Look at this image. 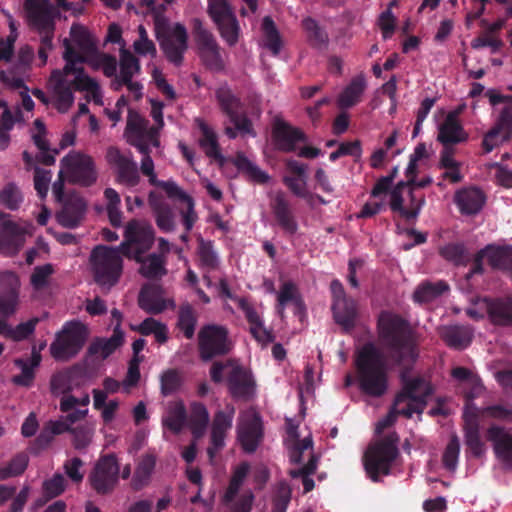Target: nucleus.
Segmentation results:
<instances>
[{"instance_id": "nucleus-7", "label": "nucleus", "mask_w": 512, "mask_h": 512, "mask_svg": "<svg viewBox=\"0 0 512 512\" xmlns=\"http://www.w3.org/2000/svg\"><path fill=\"white\" fill-rule=\"evenodd\" d=\"M398 437L391 434L387 439L372 443L364 454V468L368 477L378 481L381 476L388 475L398 455Z\"/></svg>"}, {"instance_id": "nucleus-18", "label": "nucleus", "mask_w": 512, "mask_h": 512, "mask_svg": "<svg viewBox=\"0 0 512 512\" xmlns=\"http://www.w3.org/2000/svg\"><path fill=\"white\" fill-rule=\"evenodd\" d=\"M208 14L217 25L223 40L230 46L235 45L240 27L228 0H208Z\"/></svg>"}, {"instance_id": "nucleus-49", "label": "nucleus", "mask_w": 512, "mask_h": 512, "mask_svg": "<svg viewBox=\"0 0 512 512\" xmlns=\"http://www.w3.org/2000/svg\"><path fill=\"white\" fill-rule=\"evenodd\" d=\"M261 29V45L271 51L273 55H278L282 47V41L271 17L266 16L263 18Z\"/></svg>"}, {"instance_id": "nucleus-47", "label": "nucleus", "mask_w": 512, "mask_h": 512, "mask_svg": "<svg viewBox=\"0 0 512 512\" xmlns=\"http://www.w3.org/2000/svg\"><path fill=\"white\" fill-rule=\"evenodd\" d=\"M209 423V413L204 404L193 402L190 405L188 424L195 438H200Z\"/></svg>"}, {"instance_id": "nucleus-62", "label": "nucleus", "mask_w": 512, "mask_h": 512, "mask_svg": "<svg viewBox=\"0 0 512 512\" xmlns=\"http://www.w3.org/2000/svg\"><path fill=\"white\" fill-rule=\"evenodd\" d=\"M487 172L493 181L504 188L512 187V170L498 162L486 165Z\"/></svg>"}, {"instance_id": "nucleus-63", "label": "nucleus", "mask_w": 512, "mask_h": 512, "mask_svg": "<svg viewBox=\"0 0 512 512\" xmlns=\"http://www.w3.org/2000/svg\"><path fill=\"white\" fill-rule=\"evenodd\" d=\"M22 201L23 195L14 183H8L0 191V203L10 210H17Z\"/></svg>"}, {"instance_id": "nucleus-25", "label": "nucleus", "mask_w": 512, "mask_h": 512, "mask_svg": "<svg viewBox=\"0 0 512 512\" xmlns=\"http://www.w3.org/2000/svg\"><path fill=\"white\" fill-rule=\"evenodd\" d=\"M464 419V443L467 449L475 457H482L486 454L487 447L480 436L478 408L468 402L463 412Z\"/></svg>"}, {"instance_id": "nucleus-17", "label": "nucleus", "mask_w": 512, "mask_h": 512, "mask_svg": "<svg viewBox=\"0 0 512 512\" xmlns=\"http://www.w3.org/2000/svg\"><path fill=\"white\" fill-rule=\"evenodd\" d=\"M264 437V425L260 413L254 408L243 410L238 417L237 438L246 453L256 451Z\"/></svg>"}, {"instance_id": "nucleus-4", "label": "nucleus", "mask_w": 512, "mask_h": 512, "mask_svg": "<svg viewBox=\"0 0 512 512\" xmlns=\"http://www.w3.org/2000/svg\"><path fill=\"white\" fill-rule=\"evenodd\" d=\"M355 366L360 389L374 397L382 396L388 388L387 367L383 353L367 343L356 354Z\"/></svg>"}, {"instance_id": "nucleus-26", "label": "nucleus", "mask_w": 512, "mask_h": 512, "mask_svg": "<svg viewBox=\"0 0 512 512\" xmlns=\"http://www.w3.org/2000/svg\"><path fill=\"white\" fill-rule=\"evenodd\" d=\"M487 262L496 269L508 270L512 274V247L487 246L478 252L474 259L472 269L467 273L469 279L472 275L482 272V261Z\"/></svg>"}, {"instance_id": "nucleus-57", "label": "nucleus", "mask_w": 512, "mask_h": 512, "mask_svg": "<svg viewBox=\"0 0 512 512\" xmlns=\"http://www.w3.org/2000/svg\"><path fill=\"white\" fill-rule=\"evenodd\" d=\"M452 376L461 382L471 386V391L467 393L469 399H473L480 394L483 387L480 379L469 369L464 367H456L452 370Z\"/></svg>"}, {"instance_id": "nucleus-44", "label": "nucleus", "mask_w": 512, "mask_h": 512, "mask_svg": "<svg viewBox=\"0 0 512 512\" xmlns=\"http://www.w3.org/2000/svg\"><path fill=\"white\" fill-rule=\"evenodd\" d=\"M156 466V456L153 454L143 455L137 463L131 485L134 489L140 490L147 486L151 479Z\"/></svg>"}, {"instance_id": "nucleus-22", "label": "nucleus", "mask_w": 512, "mask_h": 512, "mask_svg": "<svg viewBox=\"0 0 512 512\" xmlns=\"http://www.w3.org/2000/svg\"><path fill=\"white\" fill-rule=\"evenodd\" d=\"M106 160L117 171V182L127 187H134L140 182V175L136 162L131 153H123L116 147H109Z\"/></svg>"}, {"instance_id": "nucleus-55", "label": "nucleus", "mask_w": 512, "mask_h": 512, "mask_svg": "<svg viewBox=\"0 0 512 512\" xmlns=\"http://www.w3.org/2000/svg\"><path fill=\"white\" fill-rule=\"evenodd\" d=\"M512 123L502 121V113L500 114V122L492 128L483 139V148L486 153L491 152L495 147L506 139L507 129Z\"/></svg>"}, {"instance_id": "nucleus-32", "label": "nucleus", "mask_w": 512, "mask_h": 512, "mask_svg": "<svg viewBox=\"0 0 512 512\" xmlns=\"http://www.w3.org/2000/svg\"><path fill=\"white\" fill-rule=\"evenodd\" d=\"M272 134L278 149L285 152L294 151L298 143L306 142V136L301 130L280 118L275 119Z\"/></svg>"}, {"instance_id": "nucleus-6", "label": "nucleus", "mask_w": 512, "mask_h": 512, "mask_svg": "<svg viewBox=\"0 0 512 512\" xmlns=\"http://www.w3.org/2000/svg\"><path fill=\"white\" fill-rule=\"evenodd\" d=\"M121 253V244L115 248L100 245L91 252L90 264L94 279L102 288L110 289L119 281L123 270Z\"/></svg>"}, {"instance_id": "nucleus-58", "label": "nucleus", "mask_w": 512, "mask_h": 512, "mask_svg": "<svg viewBox=\"0 0 512 512\" xmlns=\"http://www.w3.org/2000/svg\"><path fill=\"white\" fill-rule=\"evenodd\" d=\"M133 329L137 330L143 335L153 334L159 343H165L168 338L167 327L154 318L145 319L138 326L133 327Z\"/></svg>"}, {"instance_id": "nucleus-10", "label": "nucleus", "mask_w": 512, "mask_h": 512, "mask_svg": "<svg viewBox=\"0 0 512 512\" xmlns=\"http://www.w3.org/2000/svg\"><path fill=\"white\" fill-rule=\"evenodd\" d=\"M140 169L143 175L148 177V181L151 185L162 188L170 199L179 200L185 204V208L181 210V215L186 231L189 232L197 220L192 197L180 188L175 181L158 180L154 169V162L151 157L141 159Z\"/></svg>"}, {"instance_id": "nucleus-31", "label": "nucleus", "mask_w": 512, "mask_h": 512, "mask_svg": "<svg viewBox=\"0 0 512 512\" xmlns=\"http://www.w3.org/2000/svg\"><path fill=\"white\" fill-rule=\"evenodd\" d=\"M236 304L250 324V332L254 338L262 344L270 343L273 337L271 332L264 326L261 311L247 298H237Z\"/></svg>"}, {"instance_id": "nucleus-15", "label": "nucleus", "mask_w": 512, "mask_h": 512, "mask_svg": "<svg viewBox=\"0 0 512 512\" xmlns=\"http://www.w3.org/2000/svg\"><path fill=\"white\" fill-rule=\"evenodd\" d=\"M72 87L76 89L74 71H66L65 66L62 70L52 71L47 88L51 95V103L58 112L66 113L74 104L75 97Z\"/></svg>"}, {"instance_id": "nucleus-45", "label": "nucleus", "mask_w": 512, "mask_h": 512, "mask_svg": "<svg viewBox=\"0 0 512 512\" xmlns=\"http://www.w3.org/2000/svg\"><path fill=\"white\" fill-rule=\"evenodd\" d=\"M440 334L449 346L456 349L466 348L472 339V331L467 326H444Z\"/></svg>"}, {"instance_id": "nucleus-54", "label": "nucleus", "mask_w": 512, "mask_h": 512, "mask_svg": "<svg viewBox=\"0 0 512 512\" xmlns=\"http://www.w3.org/2000/svg\"><path fill=\"white\" fill-rule=\"evenodd\" d=\"M7 16L10 33L6 38L0 39V61L9 62L14 54V44L18 38V29L13 16L4 12Z\"/></svg>"}, {"instance_id": "nucleus-34", "label": "nucleus", "mask_w": 512, "mask_h": 512, "mask_svg": "<svg viewBox=\"0 0 512 512\" xmlns=\"http://www.w3.org/2000/svg\"><path fill=\"white\" fill-rule=\"evenodd\" d=\"M42 356L40 350L36 347L32 348L29 358H16L14 365L20 370V373L14 375L11 379L12 383L17 386L31 387L34 383L36 370L40 366Z\"/></svg>"}, {"instance_id": "nucleus-64", "label": "nucleus", "mask_w": 512, "mask_h": 512, "mask_svg": "<svg viewBox=\"0 0 512 512\" xmlns=\"http://www.w3.org/2000/svg\"><path fill=\"white\" fill-rule=\"evenodd\" d=\"M39 322V318L34 317L25 322L19 323L15 327L8 326L7 338L13 341H23L32 335Z\"/></svg>"}, {"instance_id": "nucleus-46", "label": "nucleus", "mask_w": 512, "mask_h": 512, "mask_svg": "<svg viewBox=\"0 0 512 512\" xmlns=\"http://www.w3.org/2000/svg\"><path fill=\"white\" fill-rule=\"evenodd\" d=\"M123 340V331L118 328L114 329L113 335L110 338L99 339L93 342L89 347V353L97 356L101 360H104L122 345Z\"/></svg>"}, {"instance_id": "nucleus-12", "label": "nucleus", "mask_w": 512, "mask_h": 512, "mask_svg": "<svg viewBox=\"0 0 512 512\" xmlns=\"http://www.w3.org/2000/svg\"><path fill=\"white\" fill-rule=\"evenodd\" d=\"M24 11L27 24L36 30L42 41L50 44V34H54L55 20L59 16L57 6L49 0H26Z\"/></svg>"}, {"instance_id": "nucleus-60", "label": "nucleus", "mask_w": 512, "mask_h": 512, "mask_svg": "<svg viewBox=\"0 0 512 512\" xmlns=\"http://www.w3.org/2000/svg\"><path fill=\"white\" fill-rule=\"evenodd\" d=\"M28 463L27 454H17L5 467L0 468V481L21 475L26 470Z\"/></svg>"}, {"instance_id": "nucleus-16", "label": "nucleus", "mask_w": 512, "mask_h": 512, "mask_svg": "<svg viewBox=\"0 0 512 512\" xmlns=\"http://www.w3.org/2000/svg\"><path fill=\"white\" fill-rule=\"evenodd\" d=\"M198 348L199 355L204 361L228 353L231 341L227 328L216 324L203 326L198 333Z\"/></svg>"}, {"instance_id": "nucleus-1", "label": "nucleus", "mask_w": 512, "mask_h": 512, "mask_svg": "<svg viewBox=\"0 0 512 512\" xmlns=\"http://www.w3.org/2000/svg\"><path fill=\"white\" fill-rule=\"evenodd\" d=\"M379 337L392 352L396 363L403 367L400 377L402 390L396 396L394 405L387 416L376 424V434L394 424L397 415L412 417L414 413L421 414L431 396V384L421 377L411 378L408 368L418 359V338L409 324L398 315L382 312L378 318Z\"/></svg>"}, {"instance_id": "nucleus-2", "label": "nucleus", "mask_w": 512, "mask_h": 512, "mask_svg": "<svg viewBox=\"0 0 512 512\" xmlns=\"http://www.w3.org/2000/svg\"><path fill=\"white\" fill-rule=\"evenodd\" d=\"M63 59L65 70L75 72V88L85 93L88 101L103 105L102 89L95 78L90 77L83 69L87 63L94 70L101 69L105 76H117V61L112 55L97 51L96 42L90 32L82 25L73 24L69 38L64 39Z\"/></svg>"}, {"instance_id": "nucleus-13", "label": "nucleus", "mask_w": 512, "mask_h": 512, "mask_svg": "<svg viewBox=\"0 0 512 512\" xmlns=\"http://www.w3.org/2000/svg\"><path fill=\"white\" fill-rule=\"evenodd\" d=\"M32 234V223L13 221L0 211V253L3 256H16Z\"/></svg>"}, {"instance_id": "nucleus-37", "label": "nucleus", "mask_w": 512, "mask_h": 512, "mask_svg": "<svg viewBox=\"0 0 512 512\" xmlns=\"http://www.w3.org/2000/svg\"><path fill=\"white\" fill-rule=\"evenodd\" d=\"M467 138L468 135L455 112H449L444 121L438 125L437 140L444 145L461 143Z\"/></svg>"}, {"instance_id": "nucleus-40", "label": "nucleus", "mask_w": 512, "mask_h": 512, "mask_svg": "<svg viewBox=\"0 0 512 512\" xmlns=\"http://www.w3.org/2000/svg\"><path fill=\"white\" fill-rule=\"evenodd\" d=\"M149 204L153 210L157 227L165 233L175 229V219L171 207L155 192L149 194Z\"/></svg>"}, {"instance_id": "nucleus-56", "label": "nucleus", "mask_w": 512, "mask_h": 512, "mask_svg": "<svg viewBox=\"0 0 512 512\" xmlns=\"http://www.w3.org/2000/svg\"><path fill=\"white\" fill-rule=\"evenodd\" d=\"M54 273L52 264L36 266L30 276V284L35 292L42 291L49 287L51 276Z\"/></svg>"}, {"instance_id": "nucleus-33", "label": "nucleus", "mask_w": 512, "mask_h": 512, "mask_svg": "<svg viewBox=\"0 0 512 512\" xmlns=\"http://www.w3.org/2000/svg\"><path fill=\"white\" fill-rule=\"evenodd\" d=\"M196 44L201 58L205 64L214 70H220L223 62L219 52V46L213 35L205 29L196 31Z\"/></svg>"}, {"instance_id": "nucleus-41", "label": "nucleus", "mask_w": 512, "mask_h": 512, "mask_svg": "<svg viewBox=\"0 0 512 512\" xmlns=\"http://www.w3.org/2000/svg\"><path fill=\"white\" fill-rule=\"evenodd\" d=\"M366 87V79L362 74L354 77L339 93L337 97L338 107L341 109H349L357 105L361 101Z\"/></svg>"}, {"instance_id": "nucleus-8", "label": "nucleus", "mask_w": 512, "mask_h": 512, "mask_svg": "<svg viewBox=\"0 0 512 512\" xmlns=\"http://www.w3.org/2000/svg\"><path fill=\"white\" fill-rule=\"evenodd\" d=\"M59 176L69 183L90 187L97 182L98 171L92 156L72 150L60 160Z\"/></svg>"}, {"instance_id": "nucleus-20", "label": "nucleus", "mask_w": 512, "mask_h": 512, "mask_svg": "<svg viewBox=\"0 0 512 512\" xmlns=\"http://www.w3.org/2000/svg\"><path fill=\"white\" fill-rule=\"evenodd\" d=\"M389 195L391 209L407 219L417 217L424 204L423 195H416L409 183L404 181L399 182Z\"/></svg>"}, {"instance_id": "nucleus-39", "label": "nucleus", "mask_w": 512, "mask_h": 512, "mask_svg": "<svg viewBox=\"0 0 512 512\" xmlns=\"http://www.w3.org/2000/svg\"><path fill=\"white\" fill-rule=\"evenodd\" d=\"M484 193L475 187L459 190L455 194V203L460 212L466 215L477 214L485 203Z\"/></svg>"}, {"instance_id": "nucleus-48", "label": "nucleus", "mask_w": 512, "mask_h": 512, "mask_svg": "<svg viewBox=\"0 0 512 512\" xmlns=\"http://www.w3.org/2000/svg\"><path fill=\"white\" fill-rule=\"evenodd\" d=\"M186 422V410L182 402H171L162 418L163 425L174 433H179Z\"/></svg>"}, {"instance_id": "nucleus-29", "label": "nucleus", "mask_w": 512, "mask_h": 512, "mask_svg": "<svg viewBox=\"0 0 512 512\" xmlns=\"http://www.w3.org/2000/svg\"><path fill=\"white\" fill-rule=\"evenodd\" d=\"M487 439L492 443L494 453L506 469H512V431L498 425L487 430Z\"/></svg>"}, {"instance_id": "nucleus-19", "label": "nucleus", "mask_w": 512, "mask_h": 512, "mask_svg": "<svg viewBox=\"0 0 512 512\" xmlns=\"http://www.w3.org/2000/svg\"><path fill=\"white\" fill-rule=\"evenodd\" d=\"M216 98L222 111L228 116L230 122L236 125L243 136H256L251 121L242 112L240 99L232 93L228 86H220L216 91Z\"/></svg>"}, {"instance_id": "nucleus-35", "label": "nucleus", "mask_w": 512, "mask_h": 512, "mask_svg": "<svg viewBox=\"0 0 512 512\" xmlns=\"http://www.w3.org/2000/svg\"><path fill=\"white\" fill-rule=\"evenodd\" d=\"M393 175L381 177L371 191L369 200L358 214L359 218H367L376 215L385 209L386 197L393 181Z\"/></svg>"}, {"instance_id": "nucleus-36", "label": "nucleus", "mask_w": 512, "mask_h": 512, "mask_svg": "<svg viewBox=\"0 0 512 512\" xmlns=\"http://www.w3.org/2000/svg\"><path fill=\"white\" fill-rule=\"evenodd\" d=\"M86 208V202L81 196L71 194L64 202L61 212L58 213L57 220L63 227H77L83 219Z\"/></svg>"}, {"instance_id": "nucleus-30", "label": "nucleus", "mask_w": 512, "mask_h": 512, "mask_svg": "<svg viewBox=\"0 0 512 512\" xmlns=\"http://www.w3.org/2000/svg\"><path fill=\"white\" fill-rule=\"evenodd\" d=\"M195 124L200 131L198 144L205 155L215 160L220 167H225L229 160L221 152L216 131L201 118H196Z\"/></svg>"}, {"instance_id": "nucleus-38", "label": "nucleus", "mask_w": 512, "mask_h": 512, "mask_svg": "<svg viewBox=\"0 0 512 512\" xmlns=\"http://www.w3.org/2000/svg\"><path fill=\"white\" fill-rule=\"evenodd\" d=\"M140 62L133 53L126 48V43L119 49V73L117 74L113 87L119 90L123 82L133 80V77L140 73Z\"/></svg>"}, {"instance_id": "nucleus-3", "label": "nucleus", "mask_w": 512, "mask_h": 512, "mask_svg": "<svg viewBox=\"0 0 512 512\" xmlns=\"http://www.w3.org/2000/svg\"><path fill=\"white\" fill-rule=\"evenodd\" d=\"M155 239L152 225L145 220H131L127 223L124 241L121 243L123 254L140 263L139 272L146 278H157L166 274L165 258L150 254L143 258L153 245Z\"/></svg>"}, {"instance_id": "nucleus-43", "label": "nucleus", "mask_w": 512, "mask_h": 512, "mask_svg": "<svg viewBox=\"0 0 512 512\" xmlns=\"http://www.w3.org/2000/svg\"><path fill=\"white\" fill-rule=\"evenodd\" d=\"M483 309L489 310V318L495 324L512 325V300L492 301L483 298L480 302Z\"/></svg>"}, {"instance_id": "nucleus-59", "label": "nucleus", "mask_w": 512, "mask_h": 512, "mask_svg": "<svg viewBox=\"0 0 512 512\" xmlns=\"http://www.w3.org/2000/svg\"><path fill=\"white\" fill-rule=\"evenodd\" d=\"M133 50L140 57L154 58L157 49L152 40L149 39L148 33L143 25L138 26V39L133 42Z\"/></svg>"}, {"instance_id": "nucleus-61", "label": "nucleus", "mask_w": 512, "mask_h": 512, "mask_svg": "<svg viewBox=\"0 0 512 512\" xmlns=\"http://www.w3.org/2000/svg\"><path fill=\"white\" fill-rule=\"evenodd\" d=\"M73 372L65 370L54 374L50 381V389L53 395L67 394L73 390Z\"/></svg>"}, {"instance_id": "nucleus-42", "label": "nucleus", "mask_w": 512, "mask_h": 512, "mask_svg": "<svg viewBox=\"0 0 512 512\" xmlns=\"http://www.w3.org/2000/svg\"><path fill=\"white\" fill-rule=\"evenodd\" d=\"M139 306L148 313L158 314L167 308L162 289L155 285H146L139 294Z\"/></svg>"}, {"instance_id": "nucleus-53", "label": "nucleus", "mask_w": 512, "mask_h": 512, "mask_svg": "<svg viewBox=\"0 0 512 512\" xmlns=\"http://www.w3.org/2000/svg\"><path fill=\"white\" fill-rule=\"evenodd\" d=\"M197 255L200 266L206 271L209 272L218 268L219 257L211 241L200 238L197 247Z\"/></svg>"}, {"instance_id": "nucleus-9", "label": "nucleus", "mask_w": 512, "mask_h": 512, "mask_svg": "<svg viewBox=\"0 0 512 512\" xmlns=\"http://www.w3.org/2000/svg\"><path fill=\"white\" fill-rule=\"evenodd\" d=\"M88 328L78 320L66 322L50 345V354L57 361H68L83 348Z\"/></svg>"}, {"instance_id": "nucleus-23", "label": "nucleus", "mask_w": 512, "mask_h": 512, "mask_svg": "<svg viewBox=\"0 0 512 512\" xmlns=\"http://www.w3.org/2000/svg\"><path fill=\"white\" fill-rule=\"evenodd\" d=\"M119 464L114 454L101 457L96 463L89 480L98 493L111 491L118 481Z\"/></svg>"}, {"instance_id": "nucleus-11", "label": "nucleus", "mask_w": 512, "mask_h": 512, "mask_svg": "<svg viewBox=\"0 0 512 512\" xmlns=\"http://www.w3.org/2000/svg\"><path fill=\"white\" fill-rule=\"evenodd\" d=\"M160 132L150 125L138 112L129 110L124 138L128 144L135 147L145 159L150 157L151 147L160 146Z\"/></svg>"}, {"instance_id": "nucleus-50", "label": "nucleus", "mask_w": 512, "mask_h": 512, "mask_svg": "<svg viewBox=\"0 0 512 512\" xmlns=\"http://www.w3.org/2000/svg\"><path fill=\"white\" fill-rule=\"evenodd\" d=\"M449 290V286L444 281L424 282L420 284L413 294V298L419 303H428Z\"/></svg>"}, {"instance_id": "nucleus-21", "label": "nucleus", "mask_w": 512, "mask_h": 512, "mask_svg": "<svg viewBox=\"0 0 512 512\" xmlns=\"http://www.w3.org/2000/svg\"><path fill=\"white\" fill-rule=\"evenodd\" d=\"M161 49L166 58L176 66L181 65L187 50L188 34L186 28L179 24L169 26L162 36H158Z\"/></svg>"}, {"instance_id": "nucleus-51", "label": "nucleus", "mask_w": 512, "mask_h": 512, "mask_svg": "<svg viewBox=\"0 0 512 512\" xmlns=\"http://www.w3.org/2000/svg\"><path fill=\"white\" fill-rule=\"evenodd\" d=\"M274 213L280 226L288 233L294 234L297 231V223L292 216L289 205L282 193L275 198Z\"/></svg>"}, {"instance_id": "nucleus-28", "label": "nucleus", "mask_w": 512, "mask_h": 512, "mask_svg": "<svg viewBox=\"0 0 512 512\" xmlns=\"http://www.w3.org/2000/svg\"><path fill=\"white\" fill-rule=\"evenodd\" d=\"M230 376L227 379L228 389L234 398L250 399L256 394V383L250 370L236 365H229Z\"/></svg>"}, {"instance_id": "nucleus-5", "label": "nucleus", "mask_w": 512, "mask_h": 512, "mask_svg": "<svg viewBox=\"0 0 512 512\" xmlns=\"http://www.w3.org/2000/svg\"><path fill=\"white\" fill-rule=\"evenodd\" d=\"M299 424L292 418H286L285 446L288 450L292 463L299 464L305 458L306 465L298 469H291L289 474L292 478L302 477L304 492L307 493L314 488V481L309 478L317 469L318 459L313 453V440L310 432L303 435L298 431Z\"/></svg>"}, {"instance_id": "nucleus-14", "label": "nucleus", "mask_w": 512, "mask_h": 512, "mask_svg": "<svg viewBox=\"0 0 512 512\" xmlns=\"http://www.w3.org/2000/svg\"><path fill=\"white\" fill-rule=\"evenodd\" d=\"M249 470V464L244 462L234 467L232 471L229 485L222 497V502L229 508L230 512H251L254 494L248 490L239 495Z\"/></svg>"}, {"instance_id": "nucleus-52", "label": "nucleus", "mask_w": 512, "mask_h": 512, "mask_svg": "<svg viewBox=\"0 0 512 512\" xmlns=\"http://www.w3.org/2000/svg\"><path fill=\"white\" fill-rule=\"evenodd\" d=\"M238 170L245 173L250 179L258 183H267L270 176L261 170L255 163L249 160L244 154L238 153L235 158L230 160Z\"/></svg>"}, {"instance_id": "nucleus-24", "label": "nucleus", "mask_w": 512, "mask_h": 512, "mask_svg": "<svg viewBox=\"0 0 512 512\" xmlns=\"http://www.w3.org/2000/svg\"><path fill=\"white\" fill-rule=\"evenodd\" d=\"M330 288L333 296L332 310L335 321L345 329L352 328L357 316L356 302L346 296L340 281L333 280Z\"/></svg>"}, {"instance_id": "nucleus-27", "label": "nucleus", "mask_w": 512, "mask_h": 512, "mask_svg": "<svg viewBox=\"0 0 512 512\" xmlns=\"http://www.w3.org/2000/svg\"><path fill=\"white\" fill-rule=\"evenodd\" d=\"M235 415V408L232 404H226L222 410L215 413L211 428V447L208 448V455L212 460L216 453L224 447L225 438L232 427Z\"/></svg>"}]
</instances>
